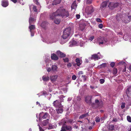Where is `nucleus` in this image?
<instances>
[{
  "label": "nucleus",
  "instance_id": "nucleus-21",
  "mask_svg": "<svg viewBox=\"0 0 131 131\" xmlns=\"http://www.w3.org/2000/svg\"><path fill=\"white\" fill-rule=\"evenodd\" d=\"M32 8L33 9V10L35 12H37V10L36 9V6H34L33 5H31L30 6V9L31 10V9Z\"/></svg>",
  "mask_w": 131,
  "mask_h": 131
},
{
  "label": "nucleus",
  "instance_id": "nucleus-57",
  "mask_svg": "<svg viewBox=\"0 0 131 131\" xmlns=\"http://www.w3.org/2000/svg\"><path fill=\"white\" fill-rule=\"evenodd\" d=\"M101 66L103 67H105L106 66V64L105 63H102L101 65Z\"/></svg>",
  "mask_w": 131,
  "mask_h": 131
},
{
  "label": "nucleus",
  "instance_id": "nucleus-17",
  "mask_svg": "<svg viewBox=\"0 0 131 131\" xmlns=\"http://www.w3.org/2000/svg\"><path fill=\"white\" fill-rule=\"evenodd\" d=\"M77 5L75 1H74L73 2L71 6V9H75H75L77 7Z\"/></svg>",
  "mask_w": 131,
  "mask_h": 131
},
{
  "label": "nucleus",
  "instance_id": "nucleus-5",
  "mask_svg": "<svg viewBox=\"0 0 131 131\" xmlns=\"http://www.w3.org/2000/svg\"><path fill=\"white\" fill-rule=\"evenodd\" d=\"M43 115V116L42 117V118L43 119H45L47 118L48 117H49V115L47 113H45L44 114H43V113L42 112L39 114V119L40 120V118L41 117V115Z\"/></svg>",
  "mask_w": 131,
  "mask_h": 131
},
{
  "label": "nucleus",
  "instance_id": "nucleus-49",
  "mask_svg": "<svg viewBox=\"0 0 131 131\" xmlns=\"http://www.w3.org/2000/svg\"><path fill=\"white\" fill-rule=\"evenodd\" d=\"M85 76V75H83L82 76V77L83 78V80L84 81H85L86 80Z\"/></svg>",
  "mask_w": 131,
  "mask_h": 131
},
{
  "label": "nucleus",
  "instance_id": "nucleus-37",
  "mask_svg": "<svg viewBox=\"0 0 131 131\" xmlns=\"http://www.w3.org/2000/svg\"><path fill=\"white\" fill-rule=\"evenodd\" d=\"M57 40L51 41H46V42L48 43H52L53 42H55Z\"/></svg>",
  "mask_w": 131,
  "mask_h": 131
},
{
  "label": "nucleus",
  "instance_id": "nucleus-56",
  "mask_svg": "<svg viewBox=\"0 0 131 131\" xmlns=\"http://www.w3.org/2000/svg\"><path fill=\"white\" fill-rule=\"evenodd\" d=\"M61 131H66V130L65 129H64V127H62Z\"/></svg>",
  "mask_w": 131,
  "mask_h": 131
},
{
  "label": "nucleus",
  "instance_id": "nucleus-59",
  "mask_svg": "<svg viewBox=\"0 0 131 131\" xmlns=\"http://www.w3.org/2000/svg\"><path fill=\"white\" fill-rule=\"evenodd\" d=\"M81 25H80V27L81 29V30L83 29L84 28L85 26H83V27L82 28H81Z\"/></svg>",
  "mask_w": 131,
  "mask_h": 131
},
{
  "label": "nucleus",
  "instance_id": "nucleus-3",
  "mask_svg": "<svg viewBox=\"0 0 131 131\" xmlns=\"http://www.w3.org/2000/svg\"><path fill=\"white\" fill-rule=\"evenodd\" d=\"M63 32H66V33L70 35V34H72L73 33V31L71 30L70 27H69L64 29Z\"/></svg>",
  "mask_w": 131,
  "mask_h": 131
},
{
  "label": "nucleus",
  "instance_id": "nucleus-51",
  "mask_svg": "<svg viewBox=\"0 0 131 131\" xmlns=\"http://www.w3.org/2000/svg\"><path fill=\"white\" fill-rule=\"evenodd\" d=\"M86 2L87 4H89L91 3L92 2L91 0H87Z\"/></svg>",
  "mask_w": 131,
  "mask_h": 131
},
{
  "label": "nucleus",
  "instance_id": "nucleus-42",
  "mask_svg": "<svg viewBox=\"0 0 131 131\" xmlns=\"http://www.w3.org/2000/svg\"><path fill=\"white\" fill-rule=\"evenodd\" d=\"M76 78L77 77L76 76L74 75H73L72 77V79L73 80H75Z\"/></svg>",
  "mask_w": 131,
  "mask_h": 131
},
{
  "label": "nucleus",
  "instance_id": "nucleus-26",
  "mask_svg": "<svg viewBox=\"0 0 131 131\" xmlns=\"http://www.w3.org/2000/svg\"><path fill=\"white\" fill-rule=\"evenodd\" d=\"M62 127H64V129H65L66 130H71L72 128L70 126H63Z\"/></svg>",
  "mask_w": 131,
  "mask_h": 131
},
{
  "label": "nucleus",
  "instance_id": "nucleus-38",
  "mask_svg": "<svg viewBox=\"0 0 131 131\" xmlns=\"http://www.w3.org/2000/svg\"><path fill=\"white\" fill-rule=\"evenodd\" d=\"M95 121L97 122H99L100 121L99 117H96L95 118Z\"/></svg>",
  "mask_w": 131,
  "mask_h": 131
},
{
  "label": "nucleus",
  "instance_id": "nucleus-63",
  "mask_svg": "<svg viewBox=\"0 0 131 131\" xmlns=\"http://www.w3.org/2000/svg\"><path fill=\"white\" fill-rule=\"evenodd\" d=\"M84 43H83L82 44H80V45L82 47V46H83L84 45Z\"/></svg>",
  "mask_w": 131,
  "mask_h": 131
},
{
  "label": "nucleus",
  "instance_id": "nucleus-48",
  "mask_svg": "<svg viewBox=\"0 0 131 131\" xmlns=\"http://www.w3.org/2000/svg\"><path fill=\"white\" fill-rule=\"evenodd\" d=\"M115 65V63L114 62H112L110 64V65L111 67H113Z\"/></svg>",
  "mask_w": 131,
  "mask_h": 131
},
{
  "label": "nucleus",
  "instance_id": "nucleus-33",
  "mask_svg": "<svg viewBox=\"0 0 131 131\" xmlns=\"http://www.w3.org/2000/svg\"><path fill=\"white\" fill-rule=\"evenodd\" d=\"M128 19H129L127 21H124V22L125 23H128L129 22L130 20H131V16H128Z\"/></svg>",
  "mask_w": 131,
  "mask_h": 131
},
{
  "label": "nucleus",
  "instance_id": "nucleus-34",
  "mask_svg": "<svg viewBox=\"0 0 131 131\" xmlns=\"http://www.w3.org/2000/svg\"><path fill=\"white\" fill-rule=\"evenodd\" d=\"M83 74V72L82 71H80L79 72L78 74V77H80V76Z\"/></svg>",
  "mask_w": 131,
  "mask_h": 131
},
{
  "label": "nucleus",
  "instance_id": "nucleus-30",
  "mask_svg": "<svg viewBox=\"0 0 131 131\" xmlns=\"http://www.w3.org/2000/svg\"><path fill=\"white\" fill-rule=\"evenodd\" d=\"M60 0H54L53 2V4L56 5L60 3Z\"/></svg>",
  "mask_w": 131,
  "mask_h": 131
},
{
  "label": "nucleus",
  "instance_id": "nucleus-13",
  "mask_svg": "<svg viewBox=\"0 0 131 131\" xmlns=\"http://www.w3.org/2000/svg\"><path fill=\"white\" fill-rule=\"evenodd\" d=\"M58 67L56 65H52L51 67V70L53 72H56L58 71Z\"/></svg>",
  "mask_w": 131,
  "mask_h": 131
},
{
  "label": "nucleus",
  "instance_id": "nucleus-15",
  "mask_svg": "<svg viewBox=\"0 0 131 131\" xmlns=\"http://www.w3.org/2000/svg\"><path fill=\"white\" fill-rule=\"evenodd\" d=\"M32 16L31 15L29 20V22L30 25L31 24L33 23L36 20V19L34 18H32Z\"/></svg>",
  "mask_w": 131,
  "mask_h": 131
},
{
  "label": "nucleus",
  "instance_id": "nucleus-6",
  "mask_svg": "<svg viewBox=\"0 0 131 131\" xmlns=\"http://www.w3.org/2000/svg\"><path fill=\"white\" fill-rule=\"evenodd\" d=\"M92 96H86L85 98V101L86 102L90 104L91 103V99Z\"/></svg>",
  "mask_w": 131,
  "mask_h": 131
},
{
  "label": "nucleus",
  "instance_id": "nucleus-36",
  "mask_svg": "<svg viewBox=\"0 0 131 131\" xmlns=\"http://www.w3.org/2000/svg\"><path fill=\"white\" fill-rule=\"evenodd\" d=\"M34 0V2L35 3H36L37 5H39V8H40L41 7V6H40V5H39V3L38 2V0Z\"/></svg>",
  "mask_w": 131,
  "mask_h": 131
},
{
  "label": "nucleus",
  "instance_id": "nucleus-9",
  "mask_svg": "<svg viewBox=\"0 0 131 131\" xmlns=\"http://www.w3.org/2000/svg\"><path fill=\"white\" fill-rule=\"evenodd\" d=\"M93 8L91 6H88L85 9V12L87 13H91L93 12Z\"/></svg>",
  "mask_w": 131,
  "mask_h": 131
},
{
  "label": "nucleus",
  "instance_id": "nucleus-29",
  "mask_svg": "<svg viewBox=\"0 0 131 131\" xmlns=\"http://www.w3.org/2000/svg\"><path fill=\"white\" fill-rule=\"evenodd\" d=\"M47 24V23L46 22H43L41 24V26L43 28H45Z\"/></svg>",
  "mask_w": 131,
  "mask_h": 131
},
{
  "label": "nucleus",
  "instance_id": "nucleus-39",
  "mask_svg": "<svg viewBox=\"0 0 131 131\" xmlns=\"http://www.w3.org/2000/svg\"><path fill=\"white\" fill-rule=\"evenodd\" d=\"M53 128V126H52L51 124H49V127L48 128V129H51Z\"/></svg>",
  "mask_w": 131,
  "mask_h": 131
},
{
  "label": "nucleus",
  "instance_id": "nucleus-4",
  "mask_svg": "<svg viewBox=\"0 0 131 131\" xmlns=\"http://www.w3.org/2000/svg\"><path fill=\"white\" fill-rule=\"evenodd\" d=\"M98 41L99 44L100 45L101 44H105V43L107 42V40L106 39L105 40L103 38L101 37L98 39Z\"/></svg>",
  "mask_w": 131,
  "mask_h": 131
},
{
  "label": "nucleus",
  "instance_id": "nucleus-47",
  "mask_svg": "<svg viewBox=\"0 0 131 131\" xmlns=\"http://www.w3.org/2000/svg\"><path fill=\"white\" fill-rule=\"evenodd\" d=\"M38 126L39 127V131H44L42 129V128L41 127L40 125H38Z\"/></svg>",
  "mask_w": 131,
  "mask_h": 131
},
{
  "label": "nucleus",
  "instance_id": "nucleus-62",
  "mask_svg": "<svg viewBox=\"0 0 131 131\" xmlns=\"http://www.w3.org/2000/svg\"><path fill=\"white\" fill-rule=\"evenodd\" d=\"M129 70L131 71V65L129 67Z\"/></svg>",
  "mask_w": 131,
  "mask_h": 131
},
{
  "label": "nucleus",
  "instance_id": "nucleus-1",
  "mask_svg": "<svg viewBox=\"0 0 131 131\" xmlns=\"http://www.w3.org/2000/svg\"><path fill=\"white\" fill-rule=\"evenodd\" d=\"M58 16L67 17L69 16V14L67 11L64 9L60 8L56 12L50 14V18L51 19H53Z\"/></svg>",
  "mask_w": 131,
  "mask_h": 131
},
{
  "label": "nucleus",
  "instance_id": "nucleus-32",
  "mask_svg": "<svg viewBox=\"0 0 131 131\" xmlns=\"http://www.w3.org/2000/svg\"><path fill=\"white\" fill-rule=\"evenodd\" d=\"M113 74L115 75L117 73V70L116 68H114L113 70Z\"/></svg>",
  "mask_w": 131,
  "mask_h": 131
},
{
  "label": "nucleus",
  "instance_id": "nucleus-35",
  "mask_svg": "<svg viewBox=\"0 0 131 131\" xmlns=\"http://www.w3.org/2000/svg\"><path fill=\"white\" fill-rule=\"evenodd\" d=\"M127 119L128 122H131V117L129 116H127Z\"/></svg>",
  "mask_w": 131,
  "mask_h": 131
},
{
  "label": "nucleus",
  "instance_id": "nucleus-10",
  "mask_svg": "<svg viewBox=\"0 0 131 131\" xmlns=\"http://www.w3.org/2000/svg\"><path fill=\"white\" fill-rule=\"evenodd\" d=\"M8 5V3L7 0H3L2 2V6L4 7H6Z\"/></svg>",
  "mask_w": 131,
  "mask_h": 131
},
{
  "label": "nucleus",
  "instance_id": "nucleus-20",
  "mask_svg": "<svg viewBox=\"0 0 131 131\" xmlns=\"http://www.w3.org/2000/svg\"><path fill=\"white\" fill-rule=\"evenodd\" d=\"M69 35L65 32H63V34L62 36V38L64 39H66Z\"/></svg>",
  "mask_w": 131,
  "mask_h": 131
},
{
  "label": "nucleus",
  "instance_id": "nucleus-24",
  "mask_svg": "<svg viewBox=\"0 0 131 131\" xmlns=\"http://www.w3.org/2000/svg\"><path fill=\"white\" fill-rule=\"evenodd\" d=\"M49 120L47 119L44 121L42 123L43 125L44 126L47 125L49 123Z\"/></svg>",
  "mask_w": 131,
  "mask_h": 131
},
{
  "label": "nucleus",
  "instance_id": "nucleus-2",
  "mask_svg": "<svg viewBox=\"0 0 131 131\" xmlns=\"http://www.w3.org/2000/svg\"><path fill=\"white\" fill-rule=\"evenodd\" d=\"M108 4L109 2L107 1H106L102 3L101 5L100 9L101 11H103L106 8L107 4Z\"/></svg>",
  "mask_w": 131,
  "mask_h": 131
},
{
  "label": "nucleus",
  "instance_id": "nucleus-8",
  "mask_svg": "<svg viewBox=\"0 0 131 131\" xmlns=\"http://www.w3.org/2000/svg\"><path fill=\"white\" fill-rule=\"evenodd\" d=\"M101 55H98L96 54H94L92 56V59H94L95 60H98V59L101 58Z\"/></svg>",
  "mask_w": 131,
  "mask_h": 131
},
{
  "label": "nucleus",
  "instance_id": "nucleus-14",
  "mask_svg": "<svg viewBox=\"0 0 131 131\" xmlns=\"http://www.w3.org/2000/svg\"><path fill=\"white\" fill-rule=\"evenodd\" d=\"M114 5H116V6L118 5V4L117 3L111 2L109 4L108 6L110 8L113 9L114 8Z\"/></svg>",
  "mask_w": 131,
  "mask_h": 131
},
{
  "label": "nucleus",
  "instance_id": "nucleus-19",
  "mask_svg": "<svg viewBox=\"0 0 131 131\" xmlns=\"http://www.w3.org/2000/svg\"><path fill=\"white\" fill-rule=\"evenodd\" d=\"M62 106H61L59 107H58L59 108L56 110L57 111V113L58 114L61 113H62L63 111L62 109Z\"/></svg>",
  "mask_w": 131,
  "mask_h": 131
},
{
  "label": "nucleus",
  "instance_id": "nucleus-53",
  "mask_svg": "<svg viewBox=\"0 0 131 131\" xmlns=\"http://www.w3.org/2000/svg\"><path fill=\"white\" fill-rule=\"evenodd\" d=\"M128 131H131V125L128 127Z\"/></svg>",
  "mask_w": 131,
  "mask_h": 131
},
{
  "label": "nucleus",
  "instance_id": "nucleus-64",
  "mask_svg": "<svg viewBox=\"0 0 131 131\" xmlns=\"http://www.w3.org/2000/svg\"><path fill=\"white\" fill-rule=\"evenodd\" d=\"M80 97H78L77 99L79 101L80 99Z\"/></svg>",
  "mask_w": 131,
  "mask_h": 131
},
{
  "label": "nucleus",
  "instance_id": "nucleus-18",
  "mask_svg": "<svg viewBox=\"0 0 131 131\" xmlns=\"http://www.w3.org/2000/svg\"><path fill=\"white\" fill-rule=\"evenodd\" d=\"M49 111L50 114L52 115V116H53L54 119H56L57 118L54 116V113L55 110H53L52 108H51L50 109Z\"/></svg>",
  "mask_w": 131,
  "mask_h": 131
},
{
  "label": "nucleus",
  "instance_id": "nucleus-54",
  "mask_svg": "<svg viewBox=\"0 0 131 131\" xmlns=\"http://www.w3.org/2000/svg\"><path fill=\"white\" fill-rule=\"evenodd\" d=\"M76 17L77 19H79L80 17V15L79 14H77L76 15Z\"/></svg>",
  "mask_w": 131,
  "mask_h": 131
},
{
  "label": "nucleus",
  "instance_id": "nucleus-23",
  "mask_svg": "<svg viewBox=\"0 0 131 131\" xmlns=\"http://www.w3.org/2000/svg\"><path fill=\"white\" fill-rule=\"evenodd\" d=\"M51 58L52 59L57 60L58 59V57L55 54H53L51 56Z\"/></svg>",
  "mask_w": 131,
  "mask_h": 131
},
{
  "label": "nucleus",
  "instance_id": "nucleus-55",
  "mask_svg": "<svg viewBox=\"0 0 131 131\" xmlns=\"http://www.w3.org/2000/svg\"><path fill=\"white\" fill-rule=\"evenodd\" d=\"M110 129L111 130H112L114 129V126H110Z\"/></svg>",
  "mask_w": 131,
  "mask_h": 131
},
{
  "label": "nucleus",
  "instance_id": "nucleus-31",
  "mask_svg": "<svg viewBox=\"0 0 131 131\" xmlns=\"http://www.w3.org/2000/svg\"><path fill=\"white\" fill-rule=\"evenodd\" d=\"M88 115V114L87 113L84 114H83L80 116L79 118H83L86 116Z\"/></svg>",
  "mask_w": 131,
  "mask_h": 131
},
{
  "label": "nucleus",
  "instance_id": "nucleus-61",
  "mask_svg": "<svg viewBox=\"0 0 131 131\" xmlns=\"http://www.w3.org/2000/svg\"><path fill=\"white\" fill-rule=\"evenodd\" d=\"M99 102V101H98V100H95V102L96 103H98Z\"/></svg>",
  "mask_w": 131,
  "mask_h": 131
},
{
  "label": "nucleus",
  "instance_id": "nucleus-16",
  "mask_svg": "<svg viewBox=\"0 0 131 131\" xmlns=\"http://www.w3.org/2000/svg\"><path fill=\"white\" fill-rule=\"evenodd\" d=\"M57 54L59 56L61 57H64L65 56V54L61 52L60 51H57Z\"/></svg>",
  "mask_w": 131,
  "mask_h": 131
},
{
  "label": "nucleus",
  "instance_id": "nucleus-50",
  "mask_svg": "<svg viewBox=\"0 0 131 131\" xmlns=\"http://www.w3.org/2000/svg\"><path fill=\"white\" fill-rule=\"evenodd\" d=\"M99 27L100 28H102L103 27V25L102 24H100L99 25Z\"/></svg>",
  "mask_w": 131,
  "mask_h": 131
},
{
  "label": "nucleus",
  "instance_id": "nucleus-52",
  "mask_svg": "<svg viewBox=\"0 0 131 131\" xmlns=\"http://www.w3.org/2000/svg\"><path fill=\"white\" fill-rule=\"evenodd\" d=\"M67 65L68 68H70L72 66V64L70 63H69L67 64Z\"/></svg>",
  "mask_w": 131,
  "mask_h": 131
},
{
  "label": "nucleus",
  "instance_id": "nucleus-40",
  "mask_svg": "<svg viewBox=\"0 0 131 131\" xmlns=\"http://www.w3.org/2000/svg\"><path fill=\"white\" fill-rule=\"evenodd\" d=\"M99 81L101 84H103L104 82V79H101Z\"/></svg>",
  "mask_w": 131,
  "mask_h": 131
},
{
  "label": "nucleus",
  "instance_id": "nucleus-58",
  "mask_svg": "<svg viewBox=\"0 0 131 131\" xmlns=\"http://www.w3.org/2000/svg\"><path fill=\"white\" fill-rule=\"evenodd\" d=\"M31 33V36H33L34 35V33L32 31H31V32H30Z\"/></svg>",
  "mask_w": 131,
  "mask_h": 131
},
{
  "label": "nucleus",
  "instance_id": "nucleus-27",
  "mask_svg": "<svg viewBox=\"0 0 131 131\" xmlns=\"http://www.w3.org/2000/svg\"><path fill=\"white\" fill-rule=\"evenodd\" d=\"M29 28L30 30V31L31 32L32 30L35 29V26L34 25H31L29 26Z\"/></svg>",
  "mask_w": 131,
  "mask_h": 131
},
{
  "label": "nucleus",
  "instance_id": "nucleus-60",
  "mask_svg": "<svg viewBox=\"0 0 131 131\" xmlns=\"http://www.w3.org/2000/svg\"><path fill=\"white\" fill-rule=\"evenodd\" d=\"M11 1L14 3H16L17 2V0H11Z\"/></svg>",
  "mask_w": 131,
  "mask_h": 131
},
{
  "label": "nucleus",
  "instance_id": "nucleus-41",
  "mask_svg": "<svg viewBox=\"0 0 131 131\" xmlns=\"http://www.w3.org/2000/svg\"><path fill=\"white\" fill-rule=\"evenodd\" d=\"M121 107L122 108H124L125 107V103H122V105L121 106Z\"/></svg>",
  "mask_w": 131,
  "mask_h": 131
},
{
  "label": "nucleus",
  "instance_id": "nucleus-44",
  "mask_svg": "<svg viewBox=\"0 0 131 131\" xmlns=\"http://www.w3.org/2000/svg\"><path fill=\"white\" fill-rule=\"evenodd\" d=\"M96 21H97L98 22H101L102 21L101 19L99 18H97L96 19Z\"/></svg>",
  "mask_w": 131,
  "mask_h": 131
},
{
  "label": "nucleus",
  "instance_id": "nucleus-28",
  "mask_svg": "<svg viewBox=\"0 0 131 131\" xmlns=\"http://www.w3.org/2000/svg\"><path fill=\"white\" fill-rule=\"evenodd\" d=\"M60 19H55L54 20V23L57 24H59L60 22Z\"/></svg>",
  "mask_w": 131,
  "mask_h": 131
},
{
  "label": "nucleus",
  "instance_id": "nucleus-45",
  "mask_svg": "<svg viewBox=\"0 0 131 131\" xmlns=\"http://www.w3.org/2000/svg\"><path fill=\"white\" fill-rule=\"evenodd\" d=\"M46 69L47 71L48 72H50L51 70V69L50 68H47Z\"/></svg>",
  "mask_w": 131,
  "mask_h": 131
},
{
  "label": "nucleus",
  "instance_id": "nucleus-25",
  "mask_svg": "<svg viewBox=\"0 0 131 131\" xmlns=\"http://www.w3.org/2000/svg\"><path fill=\"white\" fill-rule=\"evenodd\" d=\"M76 61L78 66H79L81 65V61L79 59L77 58L76 60Z\"/></svg>",
  "mask_w": 131,
  "mask_h": 131
},
{
  "label": "nucleus",
  "instance_id": "nucleus-46",
  "mask_svg": "<svg viewBox=\"0 0 131 131\" xmlns=\"http://www.w3.org/2000/svg\"><path fill=\"white\" fill-rule=\"evenodd\" d=\"M64 62H68L69 61V59L68 58H66L63 59Z\"/></svg>",
  "mask_w": 131,
  "mask_h": 131
},
{
  "label": "nucleus",
  "instance_id": "nucleus-22",
  "mask_svg": "<svg viewBox=\"0 0 131 131\" xmlns=\"http://www.w3.org/2000/svg\"><path fill=\"white\" fill-rule=\"evenodd\" d=\"M42 79L44 81H47L49 80V78L48 76H43L42 77Z\"/></svg>",
  "mask_w": 131,
  "mask_h": 131
},
{
  "label": "nucleus",
  "instance_id": "nucleus-12",
  "mask_svg": "<svg viewBox=\"0 0 131 131\" xmlns=\"http://www.w3.org/2000/svg\"><path fill=\"white\" fill-rule=\"evenodd\" d=\"M58 77V75H54L51 76L50 77V79L51 81L54 82L55 81Z\"/></svg>",
  "mask_w": 131,
  "mask_h": 131
},
{
  "label": "nucleus",
  "instance_id": "nucleus-11",
  "mask_svg": "<svg viewBox=\"0 0 131 131\" xmlns=\"http://www.w3.org/2000/svg\"><path fill=\"white\" fill-rule=\"evenodd\" d=\"M78 45V44L76 41L72 40L70 42L69 45L70 47H72L74 46Z\"/></svg>",
  "mask_w": 131,
  "mask_h": 131
},
{
  "label": "nucleus",
  "instance_id": "nucleus-43",
  "mask_svg": "<svg viewBox=\"0 0 131 131\" xmlns=\"http://www.w3.org/2000/svg\"><path fill=\"white\" fill-rule=\"evenodd\" d=\"M94 38V37L93 36H91L89 39V40L91 41H92Z\"/></svg>",
  "mask_w": 131,
  "mask_h": 131
},
{
  "label": "nucleus",
  "instance_id": "nucleus-7",
  "mask_svg": "<svg viewBox=\"0 0 131 131\" xmlns=\"http://www.w3.org/2000/svg\"><path fill=\"white\" fill-rule=\"evenodd\" d=\"M53 105L56 107H59L61 106V103L57 100L54 101L53 103Z\"/></svg>",
  "mask_w": 131,
  "mask_h": 131
}]
</instances>
